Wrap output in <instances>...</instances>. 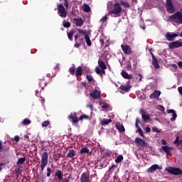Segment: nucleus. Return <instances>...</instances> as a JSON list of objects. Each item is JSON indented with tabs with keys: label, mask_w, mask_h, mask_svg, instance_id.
<instances>
[{
	"label": "nucleus",
	"mask_w": 182,
	"mask_h": 182,
	"mask_svg": "<svg viewBox=\"0 0 182 182\" xmlns=\"http://www.w3.org/2000/svg\"><path fill=\"white\" fill-rule=\"evenodd\" d=\"M130 89H132V85H121L119 87L120 93H127L130 91Z\"/></svg>",
	"instance_id": "9d476101"
},
{
	"label": "nucleus",
	"mask_w": 182,
	"mask_h": 182,
	"mask_svg": "<svg viewBox=\"0 0 182 182\" xmlns=\"http://www.w3.org/2000/svg\"><path fill=\"white\" fill-rule=\"evenodd\" d=\"M58 14L60 18H65L68 16V10L63 6V4H59L58 5Z\"/></svg>",
	"instance_id": "20e7f679"
},
{
	"label": "nucleus",
	"mask_w": 182,
	"mask_h": 182,
	"mask_svg": "<svg viewBox=\"0 0 182 182\" xmlns=\"http://www.w3.org/2000/svg\"><path fill=\"white\" fill-rule=\"evenodd\" d=\"M76 154L75 153V151L73 149H70L68 151V154H67V157L68 159H72L73 157H75Z\"/></svg>",
	"instance_id": "7c9ffc66"
},
{
	"label": "nucleus",
	"mask_w": 182,
	"mask_h": 182,
	"mask_svg": "<svg viewBox=\"0 0 182 182\" xmlns=\"http://www.w3.org/2000/svg\"><path fill=\"white\" fill-rule=\"evenodd\" d=\"M107 20V15H105L102 18V19L100 20V22H105Z\"/></svg>",
	"instance_id": "6e6d98bb"
},
{
	"label": "nucleus",
	"mask_w": 182,
	"mask_h": 182,
	"mask_svg": "<svg viewBox=\"0 0 182 182\" xmlns=\"http://www.w3.org/2000/svg\"><path fill=\"white\" fill-rule=\"evenodd\" d=\"M140 113L141 114V117L144 120V122H147L149 120H150V115L149 114H146L144 109H140Z\"/></svg>",
	"instance_id": "dca6fc26"
},
{
	"label": "nucleus",
	"mask_w": 182,
	"mask_h": 182,
	"mask_svg": "<svg viewBox=\"0 0 182 182\" xmlns=\"http://www.w3.org/2000/svg\"><path fill=\"white\" fill-rule=\"evenodd\" d=\"M83 6L84 12H90V6L89 5L84 4Z\"/></svg>",
	"instance_id": "a19ab883"
},
{
	"label": "nucleus",
	"mask_w": 182,
	"mask_h": 182,
	"mask_svg": "<svg viewBox=\"0 0 182 182\" xmlns=\"http://www.w3.org/2000/svg\"><path fill=\"white\" fill-rule=\"evenodd\" d=\"M161 95V92L155 90L152 94L150 95V99H159Z\"/></svg>",
	"instance_id": "412c9836"
},
{
	"label": "nucleus",
	"mask_w": 182,
	"mask_h": 182,
	"mask_svg": "<svg viewBox=\"0 0 182 182\" xmlns=\"http://www.w3.org/2000/svg\"><path fill=\"white\" fill-rule=\"evenodd\" d=\"M136 79L139 81L141 82V80L143 79V76L141 75V74H138Z\"/></svg>",
	"instance_id": "603ef678"
},
{
	"label": "nucleus",
	"mask_w": 182,
	"mask_h": 182,
	"mask_svg": "<svg viewBox=\"0 0 182 182\" xmlns=\"http://www.w3.org/2000/svg\"><path fill=\"white\" fill-rule=\"evenodd\" d=\"M121 48H122L124 53H125V55H131L132 54V47H130V46L122 45Z\"/></svg>",
	"instance_id": "2eb2a0df"
},
{
	"label": "nucleus",
	"mask_w": 182,
	"mask_h": 182,
	"mask_svg": "<svg viewBox=\"0 0 182 182\" xmlns=\"http://www.w3.org/2000/svg\"><path fill=\"white\" fill-rule=\"evenodd\" d=\"M152 65L155 68V69H160V65L159 64L157 58H154V60H152Z\"/></svg>",
	"instance_id": "c756f323"
},
{
	"label": "nucleus",
	"mask_w": 182,
	"mask_h": 182,
	"mask_svg": "<svg viewBox=\"0 0 182 182\" xmlns=\"http://www.w3.org/2000/svg\"><path fill=\"white\" fill-rule=\"evenodd\" d=\"M41 126L42 127H48V126H49V121H44Z\"/></svg>",
	"instance_id": "de8ad7c7"
},
{
	"label": "nucleus",
	"mask_w": 182,
	"mask_h": 182,
	"mask_svg": "<svg viewBox=\"0 0 182 182\" xmlns=\"http://www.w3.org/2000/svg\"><path fill=\"white\" fill-rule=\"evenodd\" d=\"M177 36H178V34L171 33H167L165 36L166 38L169 41V42H173V41H175Z\"/></svg>",
	"instance_id": "f8f14e48"
},
{
	"label": "nucleus",
	"mask_w": 182,
	"mask_h": 182,
	"mask_svg": "<svg viewBox=\"0 0 182 182\" xmlns=\"http://www.w3.org/2000/svg\"><path fill=\"white\" fill-rule=\"evenodd\" d=\"M178 91L179 92L180 95H181V96H182V87H179L178 88Z\"/></svg>",
	"instance_id": "774afa93"
},
{
	"label": "nucleus",
	"mask_w": 182,
	"mask_h": 182,
	"mask_svg": "<svg viewBox=\"0 0 182 182\" xmlns=\"http://www.w3.org/2000/svg\"><path fill=\"white\" fill-rule=\"evenodd\" d=\"M126 69L127 70H130L132 69V64L130 63V62L127 65Z\"/></svg>",
	"instance_id": "5fc2aeb1"
},
{
	"label": "nucleus",
	"mask_w": 182,
	"mask_h": 182,
	"mask_svg": "<svg viewBox=\"0 0 182 182\" xmlns=\"http://www.w3.org/2000/svg\"><path fill=\"white\" fill-rule=\"evenodd\" d=\"M168 113H172L173 117L171 119V122H174L176 119H177V113H176V110L174 109H169Z\"/></svg>",
	"instance_id": "bb28decb"
},
{
	"label": "nucleus",
	"mask_w": 182,
	"mask_h": 182,
	"mask_svg": "<svg viewBox=\"0 0 182 182\" xmlns=\"http://www.w3.org/2000/svg\"><path fill=\"white\" fill-rule=\"evenodd\" d=\"M86 79L87 80H88L89 82H92L93 80V76L90 75H86Z\"/></svg>",
	"instance_id": "49530a36"
},
{
	"label": "nucleus",
	"mask_w": 182,
	"mask_h": 182,
	"mask_svg": "<svg viewBox=\"0 0 182 182\" xmlns=\"http://www.w3.org/2000/svg\"><path fill=\"white\" fill-rule=\"evenodd\" d=\"M83 75V69L82 68V66H78L77 69L75 70V77H77V80H80L82 78H80V76H82Z\"/></svg>",
	"instance_id": "4468645a"
},
{
	"label": "nucleus",
	"mask_w": 182,
	"mask_h": 182,
	"mask_svg": "<svg viewBox=\"0 0 182 182\" xmlns=\"http://www.w3.org/2000/svg\"><path fill=\"white\" fill-rule=\"evenodd\" d=\"M79 38H80V34H76L74 37L75 41L77 42V39H79Z\"/></svg>",
	"instance_id": "13d9d810"
},
{
	"label": "nucleus",
	"mask_w": 182,
	"mask_h": 182,
	"mask_svg": "<svg viewBox=\"0 0 182 182\" xmlns=\"http://www.w3.org/2000/svg\"><path fill=\"white\" fill-rule=\"evenodd\" d=\"M123 160V155H119L118 156L116 159H115V163H117V164H119V163H120L121 161H122Z\"/></svg>",
	"instance_id": "4c0bfd02"
},
{
	"label": "nucleus",
	"mask_w": 182,
	"mask_h": 182,
	"mask_svg": "<svg viewBox=\"0 0 182 182\" xmlns=\"http://www.w3.org/2000/svg\"><path fill=\"white\" fill-rule=\"evenodd\" d=\"M121 75L122 76V77H124V79L130 80V79H132V77H133V76L132 75H129V73H127V72H126V70H123L121 72Z\"/></svg>",
	"instance_id": "b1692460"
},
{
	"label": "nucleus",
	"mask_w": 182,
	"mask_h": 182,
	"mask_svg": "<svg viewBox=\"0 0 182 182\" xmlns=\"http://www.w3.org/2000/svg\"><path fill=\"white\" fill-rule=\"evenodd\" d=\"M98 65L100 68V69H107V66L105 63V62L102 60H98Z\"/></svg>",
	"instance_id": "a878e982"
},
{
	"label": "nucleus",
	"mask_w": 182,
	"mask_h": 182,
	"mask_svg": "<svg viewBox=\"0 0 182 182\" xmlns=\"http://www.w3.org/2000/svg\"><path fill=\"white\" fill-rule=\"evenodd\" d=\"M87 107H88L89 109H90V110H93V105L92 104H88L87 105Z\"/></svg>",
	"instance_id": "680f3d73"
},
{
	"label": "nucleus",
	"mask_w": 182,
	"mask_h": 182,
	"mask_svg": "<svg viewBox=\"0 0 182 182\" xmlns=\"http://www.w3.org/2000/svg\"><path fill=\"white\" fill-rule=\"evenodd\" d=\"M95 72L97 73V75H102V69H100V68L99 67H96L95 68Z\"/></svg>",
	"instance_id": "c03bdc74"
},
{
	"label": "nucleus",
	"mask_w": 182,
	"mask_h": 182,
	"mask_svg": "<svg viewBox=\"0 0 182 182\" xmlns=\"http://www.w3.org/2000/svg\"><path fill=\"white\" fill-rule=\"evenodd\" d=\"M63 26L64 28H70V23L66 22L65 23V21H63Z\"/></svg>",
	"instance_id": "09e8293b"
},
{
	"label": "nucleus",
	"mask_w": 182,
	"mask_h": 182,
	"mask_svg": "<svg viewBox=\"0 0 182 182\" xmlns=\"http://www.w3.org/2000/svg\"><path fill=\"white\" fill-rule=\"evenodd\" d=\"M55 177H57L58 178V180H59L58 182H70V180H72V173H69L68 176L65 177L63 179L62 171H60V170H58L55 173Z\"/></svg>",
	"instance_id": "7ed1b4c3"
},
{
	"label": "nucleus",
	"mask_w": 182,
	"mask_h": 182,
	"mask_svg": "<svg viewBox=\"0 0 182 182\" xmlns=\"http://www.w3.org/2000/svg\"><path fill=\"white\" fill-rule=\"evenodd\" d=\"M168 21L171 22H175L177 25H181L182 23V14L180 11H177L174 14L168 17Z\"/></svg>",
	"instance_id": "f03ea898"
},
{
	"label": "nucleus",
	"mask_w": 182,
	"mask_h": 182,
	"mask_svg": "<svg viewBox=\"0 0 182 182\" xmlns=\"http://www.w3.org/2000/svg\"><path fill=\"white\" fill-rule=\"evenodd\" d=\"M119 5H121L122 6H124V8H130V4H129L127 1H124L122 0L119 1Z\"/></svg>",
	"instance_id": "473e14b6"
},
{
	"label": "nucleus",
	"mask_w": 182,
	"mask_h": 182,
	"mask_svg": "<svg viewBox=\"0 0 182 182\" xmlns=\"http://www.w3.org/2000/svg\"><path fill=\"white\" fill-rule=\"evenodd\" d=\"M133 62H134L133 68L136 69V66L137 65V60H134Z\"/></svg>",
	"instance_id": "69168bd1"
},
{
	"label": "nucleus",
	"mask_w": 182,
	"mask_h": 182,
	"mask_svg": "<svg viewBox=\"0 0 182 182\" xmlns=\"http://www.w3.org/2000/svg\"><path fill=\"white\" fill-rule=\"evenodd\" d=\"M89 153V149L87 147H83L80 149V154H85Z\"/></svg>",
	"instance_id": "58836bf2"
},
{
	"label": "nucleus",
	"mask_w": 182,
	"mask_h": 182,
	"mask_svg": "<svg viewBox=\"0 0 182 182\" xmlns=\"http://www.w3.org/2000/svg\"><path fill=\"white\" fill-rule=\"evenodd\" d=\"M22 124H23V126H28V124H31V121L29 119L26 118L23 120Z\"/></svg>",
	"instance_id": "ea45409f"
},
{
	"label": "nucleus",
	"mask_w": 182,
	"mask_h": 182,
	"mask_svg": "<svg viewBox=\"0 0 182 182\" xmlns=\"http://www.w3.org/2000/svg\"><path fill=\"white\" fill-rule=\"evenodd\" d=\"M80 45H82V43L77 41L75 42V44L74 45V46L75 48H80Z\"/></svg>",
	"instance_id": "4d7b16f0"
},
{
	"label": "nucleus",
	"mask_w": 182,
	"mask_h": 182,
	"mask_svg": "<svg viewBox=\"0 0 182 182\" xmlns=\"http://www.w3.org/2000/svg\"><path fill=\"white\" fill-rule=\"evenodd\" d=\"M145 132H146V133H150V132H151V129H150V127H147L145 128Z\"/></svg>",
	"instance_id": "0e129e2a"
},
{
	"label": "nucleus",
	"mask_w": 182,
	"mask_h": 182,
	"mask_svg": "<svg viewBox=\"0 0 182 182\" xmlns=\"http://www.w3.org/2000/svg\"><path fill=\"white\" fill-rule=\"evenodd\" d=\"M182 42L173 41L168 44L169 49H176V48H181Z\"/></svg>",
	"instance_id": "9b49d317"
},
{
	"label": "nucleus",
	"mask_w": 182,
	"mask_h": 182,
	"mask_svg": "<svg viewBox=\"0 0 182 182\" xmlns=\"http://www.w3.org/2000/svg\"><path fill=\"white\" fill-rule=\"evenodd\" d=\"M85 39L87 46H92V41H90V37H89V35H85Z\"/></svg>",
	"instance_id": "72a5a7b5"
},
{
	"label": "nucleus",
	"mask_w": 182,
	"mask_h": 182,
	"mask_svg": "<svg viewBox=\"0 0 182 182\" xmlns=\"http://www.w3.org/2000/svg\"><path fill=\"white\" fill-rule=\"evenodd\" d=\"M73 21L75 22L76 26H82L83 25V19L82 18H74Z\"/></svg>",
	"instance_id": "393cba45"
},
{
	"label": "nucleus",
	"mask_w": 182,
	"mask_h": 182,
	"mask_svg": "<svg viewBox=\"0 0 182 182\" xmlns=\"http://www.w3.org/2000/svg\"><path fill=\"white\" fill-rule=\"evenodd\" d=\"M138 133L141 136V137H144V134H143V130L140 127H136Z\"/></svg>",
	"instance_id": "37998d69"
},
{
	"label": "nucleus",
	"mask_w": 182,
	"mask_h": 182,
	"mask_svg": "<svg viewBox=\"0 0 182 182\" xmlns=\"http://www.w3.org/2000/svg\"><path fill=\"white\" fill-rule=\"evenodd\" d=\"M9 149H10L9 144L2 145V142L0 141V152L9 151Z\"/></svg>",
	"instance_id": "4be33fe9"
},
{
	"label": "nucleus",
	"mask_w": 182,
	"mask_h": 182,
	"mask_svg": "<svg viewBox=\"0 0 182 182\" xmlns=\"http://www.w3.org/2000/svg\"><path fill=\"white\" fill-rule=\"evenodd\" d=\"M163 166H159V164H154L147 169L148 173H154L156 170H162Z\"/></svg>",
	"instance_id": "ddd939ff"
},
{
	"label": "nucleus",
	"mask_w": 182,
	"mask_h": 182,
	"mask_svg": "<svg viewBox=\"0 0 182 182\" xmlns=\"http://www.w3.org/2000/svg\"><path fill=\"white\" fill-rule=\"evenodd\" d=\"M165 6L168 14H174L176 12V7L173 5V0H166Z\"/></svg>",
	"instance_id": "423d86ee"
},
{
	"label": "nucleus",
	"mask_w": 182,
	"mask_h": 182,
	"mask_svg": "<svg viewBox=\"0 0 182 182\" xmlns=\"http://www.w3.org/2000/svg\"><path fill=\"white\" fill-rule=\"evenodd\" d=\"M16 173L17 174H21V173H22V169H21V168H16Z\"/></svg>",
	"instance_id": "e2e57ef3"
},
{
	"label": "nucleus",
	"mask_w": 182,
	"mask_h": 182,
	"mask_svg": "<svg viewBox=\"0 0 182 182\" xmlns=\"http://www.w3.org/2000/svg\"><path fill=\"white\" fill-rule=\"evenodd\" d=\"M171 147H169L168 146H161V149H160L161 153H166V154L168 155L170 153H171Z\"/></svg>",
	"instance_id": "a211bd4d"
},
{
	"label": "nucleus",
	"mask_w": 182,
	"mask_h": 182,
	"mask_svg": "<svg viewBox=\"0 0 182 182\" xmlns=\"http://www.w3.org/2000/svg\"><path fill=\"white\" fill-rule=\"evenodd\" d=\"M100 91H97V90H95L91 93H90V97H92V99H95L97 100H99L100 99H102V96L100 95Z\"/></svg>",
	"instance_id": "1a4fd4ad"
},
{
	"label": "nucleus",
	"mask_w": 182,
	"mask_h": 182,
	"mask_svg": "<svg viewBox=\"0 0 182 182\" xmlns=\"http://www.w3.org/2000/svg\"><path fill=\"white\" fill-rule=\"evenodd\" d=\"M139 123H140V119L139 118L136 119L135 127H140L139 126Z\"/></svg>",
	"instance_id": "864d4df0"
},
{
	"label": "nucleus",
	"mask_w": 182,
	"mask_h": 182,
	"mask_svg": "<svg viewBox=\"0 0 182 182\" xmlns=\"http://www.w3.org/2000/svg\"><path fill=\"white\" fill-rule=\"evenodd\" d=\"M26 160V157L20 158V159H18L17 160L16 164H18V165H19V164H20V165H22V164H23L25 163Z\"/></svg>",
	"instance_id": "c9c22d12"
},
{
	"label": "nucleus",
	"mask_w": 182,
	"mask_h": 182,
	"mask_svg": "<svg viewBox=\"0 0 182 182\" xmlns=\"http://www.w3.org/2000/svg\"><path fill=\"white\" fill-rule=\"evenodd\" d=\"M75 33V30L72 29L67 33L68 38L70 41H73V35Z\"/></svg>",
	"instance_id": "2f4dec72"
},
{
	"label": "nucleus",
	"mask_w": 182,
	"mask_h": 182,
	"mask_svg": "<svg viewBox=\"0 0 182 182\" xmlns=\"http://www.w3.org/2000/svg\"><path fill=\"white\" fill-rule=\"evenodd\" d=\"M152 131L155 133H160V131H159V129H157V127L152 128Z\"/></svg>",
	"instance_id": "052dcab7"
},
{
	"label": "nucleus",
	"mask_w": 182,
	"mask_h": 182,
	"mask_svg": "<svg viewBox=\"0 0 182 182\" xmlns=\"http://www.w3.org/2000/svg\"><path fill=\"white\" fill-rule=\"evenodd\" d=\"M134 141L136 144H139V146H141L142 147H144V146H146V141L141 139V138L136 137L135 138Z\"/></svg>",
	"instance_id": "aec40b11"
},
{
	"label": "nucleus",
	"mask_w": 182,
	"mask_h": 182,
	"mask_svg": "<svg viewBox=\"0 0 182 182\" xmlns=\"http://www.w3.org/2000/svg\"><path fill=\"white\" fill-rule=\"evenodd\" d=\"M75 72H76V68L75 65L69 68V73L73 76L75 75Z\"/></svg>",
	"instance_id": "e433bc0d"
},
{
	"label": "nucleus",
	"mask_w": 182,
	"mask_h": 182,
	"mask_svg": "<svg viewBox=\"0 0 182 182\" xmlns=\"http://www.w3.org/2000/svg\"><path fill=\"white\" fill-rule=\"evenodd\" d=\"M110 107L109 106V105L107 104H104L102 106V109H109Z\"/></svg>",
	"instance_id": "bf43d9fd"
},
{
	"label": "nucleus",
	"mask_w": 182,
	"mask_h": 182,
	"mask_svg": "<svg viewBox=\"0 0 182 182\" xmlns=\"http://www.w3.org/2000/svg\"><path fill=\"white\" fill-rule=\"evenodd\" d=\"M109 123H112V119H103L101 122L100 124L102 126H107Z\"/></svg>",
	"instance_id": "c85d7f7f"
},
{
	"label": "nucleus",
	"mask_w": 182,
	"mask_h": 182,
	"mask_svg": "<svg viewBox=\"0 0 182 182\" xmlns=\"http://www.w3.org/2000/svg\"><path fill=\"white\" fill-rule=\"evenodd\" d=\"M181 141H180V136H177L176 140L174 141V144H180Z\"/></svg>",
	"instance_id": "3c124183"
},
{
	"label": "nucleus",
	"mask_w": 182,
	"mask_h": 182,
	"mask_svg": "<svg viewBox=\"0 0 182 182\" xmlns=\"http://www.w3.org/2000/svg\"><path fill=\"white\" fill-rule=\"evenodd\" d=\"M80 122H83V120H90V117L86 115V114H83L79 117Z\"/></svg>",
	"instance_id": "cd10ccee"
},
{
	"label": "nucleus",
	"mask_w": 182,
	"mask_h": 182,
	"mask_svg": "<svg viewBox=\"0 0 182 182\" xmlns=\"http://www.w3.org/2000/svg\"><path fill=\"white\" fill-rule=\"evenodd\" d=\"M89 178H90V173L89 171L83 172L80 176V182H89Z\"/></svg>",
	"instance_id": "6e6552de"
},
{
	"label": "nucleus",
	"mask_w": 182,
	"mask_h": 182,
	"mask_svg": "<svg viewBox=\"0 0 182 182\" xmlns=\"http://www.w3.org/2000/svg\"><path fill=\"white\" fill-rule=\"evenodd\" d=\"M46 166H48V164H45V163H42V162H41V173L43 172V170H44L45 167H46Z\"/></svg>",
	"instance_id": "a18cd8bd"
},
{
	"label": "nucleus",
	"mask_w": 182,
	"mask_h": 182,
	"mask_svg": "<svg viewBox=\"0 0 182 182\" xmlns=\"http://www.w3.org/2000/svg\"><path fill=\"white\" fill-rule=\"evenodd\" d=\"M165 170L171 174H173V176H180V174H182V170L180 168L169 166L166 167Z\"/></svg>",
	"instance_id": "39448f33"
},
{
	"label": "nucleus",
	"mask_w": 182,
	"mask_h": 182,
	"mask_svg": "<svg viewBox=\"0 0 182 182\" xmlns=\"http://www.w3.org/2000/svg\"><path fill=\"white\" fill-rule=\"evenodd\" d=\"M105 39H106L105 36H102L100 37V42L101 46H105Z\"/></svg>",
	"instance_id": "79ce46f5"
},
{
	"label": "nucleus",
	"mask_w": 182,
	"mask_h": 182,
	"mask_svg": "<svg viewBox=\"0 0 182 182\" xmlns=\"http://www.w3.org/2000/svg\"><path fill=\"white\" fill-rule=\"evenodd\" d=\"M97 164L100 166V168L102 169L104 168V167H107L109 163H107L106 160L100 159L97 161Z\"/></svg>",
	"instance_id": "f3484780"
},
{
	"label": "nucleus",
	"mask_w": 182,
	"mask_h": 182,
	"mask_svg": "<svg viewBox=\"0 0 182 182\" xmlns=\"http://www.w3.org/2000/svg\"><path fill=\"white\" fill-rule=\"evenodd\" d=\"M68 119H70L73 123V124H76L79 123V118H77V114L76 112L71 113L68 116Z\"/></svg>",
	"instance_id": "0eeeda50"
},
{
	"label": "nucleus",
	"mask_w": 182,
	"mask_h": 182,
	"mask_svg": "<svg viewBox=\"0 0 182 182\" xmlns=\"http://www.w3.org/2000/svg\"><path fill=\"white\" fill-rule=\"evenodd\" d=\"M49 158L48 152H43L41 154V163L48 164V159Z\"/></svg>",
	"instance_id": "6ab92c4d"
},
{
	"label": "nucleus",
	"mask_w": 182,
	"mask_h": 182,
	"mask_svg": "<svg viewBox=\"0 0 182 182\" xmlns=\"http://www.w3.org/2000/svg\"><path fill=\"white\" fill-rule=\"evenodd\" d=\"M77 32L80 36H86L87 35V31H84L82 29L78 28Z\"/></svg>",
	"instance_id": "f704fd0d"
},
{
	"label": "nucleus",
	"mask_w": 182,
	"mask_h": 182,
	"mask_svg": "<svg viewBox=\"0 0 182 182\" xmlns=\"http://www.w3.org/2000/svg\"><path fill=\"white\" fill-rule=\"evenodd\" d=\"M14 141H19V136L16 135L14 138Z\"/></svg>",
	"instance_id": "338daca9"
},
{
	"label": "nucleus",
	"mask_w": 182,
	"mask_h": 182,
	"mask_svg": "<svg viewBox=\"0 0 182 182\" xmlns=\"http://www.w3.org/2000/svg\"><path fill=\"white\" fill-rule=\"evenodd\" d=\"M115 127L119 133H124V132H126V129H124V126H123V124L120 123L117 124Z\"/></svg>",
	"instance_id": "5701e85b"
},
{
	"label": "nucleus",
	"mask_w": 182,
	"mask_h": 182,
	"mask_svg": "<svg viewBox=\"0 0 182 182\" xmlns=\"http://www.w3.org/2000/svg\"><path fill=\"white\" fill-rule=\"evenodd\" d=\"M50 173H52V169H50V167L47 168V177H50Z\"/></svg>",
	"instance_id": "8fccbe9b"
},
{
	"label": "nucleus",
	"mask_w": 182,
	"mask_h": 182,
	"mask_svg": "<svg viewBox=\"0 0 182 182\" xmlns=\"http://www.w3.org/2000/svg\"><path fill=\"white\" fill-rule=\"evenodd\" d=\"M122 6L119 2H117L112 5V9L109 10L108 15H109L112 18H119V16L122 15Z\"/></svg>",
	"instance_id": "f257e3e1"
}]
</instances>
